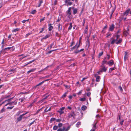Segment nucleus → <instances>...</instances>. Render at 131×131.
Masks as SVG:
<instances>
[{"label":"nucleus","instance_id":"2","mask_svg":"<svg viewBox=\"0 0 131 131\" xmlns=\"http://www.w3.org/2000/svg\"><path fill=\"white\" fill-rule=\"evenodd\" d=\"M71 8L70 7L69 8L68 10H67V15L68 17L69 18H70V16L71 14Z\"/></svg>","mask_w":131,"mask_h":131},{"label":"nucleus","instance_id":"48","mask_svg":"<svg viewBox=\"0 0 131 131\" xmlns=\"http://www.w3.org/2000/svg\"><path fill=\"white\" fill-rule=\"evenodd\" d=\"M45 19V17H44L43 18L41 19L40 20V22H42V21L44 20Z\"/></svg>","mask_w":131,"mask_h":131},{"label":"nucleus","instance_id":"40","mask_svg":"<svg viewBox=\"0 0 131 131\" xmlns=\"http://www.w3.org/2000/svg\"><path fill=\"white\" fill-rule=\"evenodd\" d=\"M77 43L76 44V45H75L74 47H73V48H71V49L73 50V49H75V48H76L77 49Z\"/></svg>","mask_w":131,"mask_h":131},{"label":"nucleus","instance_id":"35","mask_svg":"<svg viewBox=\"0 0 131 131\" xmlns=\"http://www.w3.org/2000/svg\"><path fill=\"white\" fill-rule=\"evenodd\" d=\"M80 41H79V42L78 43V44H77V49L80 46Z\"/></svg>","mask_w":131,"mask_h":131},{"label":"nucleus","instance_id":"14","mask_svg":"<svg viewBox=\"0 0 131 131\" xmlns=\"http://www.w3.org/2000/svg\"><path fill=\"white\" fill-rule=\"evenodd\" d=\"M22 117H23V116H22V115H20L19 117L17 118V120L18 121H20L22 119Z\"/></svg>","mask_w":131,"mask_h":131},{"label":"nucleus","instance_id":"63","mask_svg":"<svg viewBox=\"0 0 131 131\" xmlns=\"http://www.w3.org/2000/svg\"><path fill=\"white\" fill-rule=\"evenodd\" d=\"M87 78H83L81 80V81H83L84 80L86 79Z\"/></svg>","mask_w":131,"mask_h":131},{"label":"nucleus","instance_id":"16","mask_svg":"<svg viewBox=\"0 0 131 131\" xmlns=\"http://www.w3.org/2000/svg\"><path fill=\"white\" fill-rule=\"evenodd\" d=\"M87 108V107L85 105L82 106L81 107L82 110L83 111H84Z\"/></svg>","mask_w":131,"mask_h":131},{"label":"nucleus","instance_id":"55","mask_svg":"<svg viewBox=\"0 0 131 131\" xmlns=\"http://www.w3.org/2000/svg\"><path fill=\"white\" fill-rule=\"evenodd\" d=\"M107 26L106 25H105L104 27L103 30H104L105 29H106L107 28Z\"/></svg>","mask_w":131,"mask_h":131},{"label":"nucleus","instance_id":"6","mask_svg":"<svg viewBox=\"0 0 131 131\" xmlns=\"http://www.w3.org/2000/svg\"><path fill=\"white\" fill-rule=\"evenodd\" d=\"M130 10V9H127L126 11L124 13V15L127 16L128 15V14L129 13V12Z\"/></svg>","mask_w":131,"mask_h":131},{"label":"nucleus","instance_id":"1","mask_svg":"<svg viewBox=\"0 0 131 131\" xmlns=\"http://www.w3.org/2000/svg\"><path fill=\"white\" fill-rule=\"evenodd\" d=\"M120 37V35H117L116 36H114L112 37L111 39L112 40L111 43L112 44H114L115 43L117 44L120 43L122 41L121 38H119Z\"/></svg>","mask_w":131,"mask_h":131},{"label":"nucleus","instance_id":"31","mask_svg":"<svg viewBox=\"0 0 131 131\" xmlns=\"http://www.w3.org/2000/svg\"><path fill=\"white\" fill-rule=\"evenodd\" d=\"M58 112L60 114H63L64 113V112L63 111L60 110V109L58 111Z\"/></svg>","mask_w":131,"mask_h":131},{"label":"nucleus","instance_id":"62","mask_svg":"<svg viewBox=\"0 0 131 131\" xmlns=\"http://www.w3.org/2000/svg\"><path fill=\"white\" fill-rule=\"evenodd\" d=\"M83 26H84L85 23V19H83Z\"/></svg>","mask_w":131,"mask_h":131},{"label":"nucleus","instance_id":"20","mask_svg":"<svg viewBox=\"0 0 131 131\" xmlns=\"http://www.w3.org/2000/svg\"><path fill=\"white\" fill-rule=\"evenodd\" d=\"M9 97H10V96L8 95V96H5V97L1 98L0 99V102H1V101L3 100L5 98H7Z\"/></svg>","mask_w":131,"mask_h":131},{"label":"nucleus","instance_id":"46","mask_svg":"<svg viewBox=\"0 0 131 131\" xmlns=\"http://www.w3.org/2000/svg\"><path fill=\"white\" fill-rule=\"evenodd\" d=\"M91 93L90 92H89L88 93H87V95L88 96H89V97L91 95Z\"/></svg>","mask_w":131,"mask_h":131},{"label":"nucleus","instance_id":"34","mask_svg":"<svg viewBox=\"0 0 131 131\" xmlns=\"http://www.w3.org/2000/svg\"><path fill=\"white\" fill-rule=\"evenodd\" d=\"M124 35L125 36H126L128 34V32L127 31H125L124 32Z\"/></svg>","mask_w":131,"mask_h":131},{"label":"nucleus","instance_id":"5","mask_svg":"<svg viewBox=\"0 0 131 131\" xmlns=\"http://www.w3.org/2000/svg\"><path fill=\"white\" fill-rule=\"evenodd\" d=\"M101 67L102 68L100 71L105 72L106 71L107 68V67H106L104 66H101Z\"/></svg>","mask_w":131,"mask_h":131},{"label":"nucleus","instance_id":"59","mask_svg":"<svg viewBox=\"0 0 131 131\" xmlns=\"http://www.w3.org/2000/svg\"><path fill=\"white\" fill-rule=\"evenodd\" d=\"M65 109V107H62L61 108H60V109L62 111H63Z\"/></svg>","mask_w":131,"mask_h":131},{"label":"nucleus","instance_id":"30","mask_svg":"<svg viewBox=\"0 0 131 131\" xmlns=\"http://www.w3.org/2000/svg\"><path fill=\"white\" fill-rule=\"evenodd\" d=\"M96 128L95 124L93 126V129H92L91 131H94L95 130Z\"/></svg>","mask_w":131,"mask_h":131},{"label":"nucleus","instance_id":"15","mask_svg":"<svg viewBox=\"0 0 131 131\" xmlns=\"http://www.w3.org/2000/svg\"><path fill=\"white\" fill-rule=\"evenodd\" d=\"M65 129V127H63L62 128H60L58 129L57 131H64Z\"/></svg>","mask_w":131,"mask_h":131},{"label":"nucleus","instance_id":"7","mask_svg":"<svg viewBox=\"0 0 131 131\" xmlns=\"http://www.w3.org/2000/svg\"><path fill=\"white\" fill-rule=\"evenodd\" d=\"M125 55L124 57V60L125 61L128 58V55H127V52H125Z\"/></svg>","mask_w":131,"mask_h":131},{"label":"nucleus","instance_id":"44","mask_svg":"<svg viewBox=\"0 0 131 131\" xmlns=\"http://www.w3.org/2000/svg\"><path fill=\"white\" fill-rule=\"evenodd\" d=\"M13 98H10V99H8L6 101H5V102H6V101H11L12 100V99Z\"/></svg>","mask_w":131,"mask_h":131},{"label":"nucleus","instance_id":"39","mask_svg":"<svg viewBox=\"0 0 131 131\" xmlns=\"http://www.w3.org/2000/svg\"><path fill=\"white\" fill-rule=\"evenodd\" d=\"M56 121L57 122H60L62 121V120L60 119H56Z\"/></svg>","mask_w":131,"mask_h":131},{"label":"nucleus","instance_id":"61","mask_svg":"<svg viewBox=\"0 0 131 131\" xmlns=\"http://www.w3.org/2000/svg\"><path fill=\"white\" fill-rule=\"evenodd\" d=\"M82 91H80L78 93V95H80L81 94V93H82Z\"/></svg>","mask_w":131,"mask_h":131},{"label":"nucleus","instance_id":"33","mask_svg":"<svg viewBox=\"0 0 131 131\" xmlns=\"http://www.w3.org/2000/svg\"><path fill=\"white\" fill-rule=\"evenodd\" d=\"M86 100V98L84 97L83 98H81L80 99V100L81 101H85Z\"/></svg>","mask_w":131,"mask_h":131},{"label":"nucleus","instance_id":"22","mask_svg":"<svg viewBox=\"0 0 131 131\" xmlns=\"http://www.w3.org/2000/svg\"><path fill=\"white\" fill-rule=\"evenodd\" d=\"M106 60L105 59H104L102 62V65L101 66H104V64L106 63Z\"/></svg>","mask_w":131,"mask_h":131},{"label":"nucleus","instance_id":"42","mask_svg":"<svg viewBox=\"0 0 131 131\" xmlns=\"http://www.w3.org/2000/svg\"><path fill=\"white\" fill-rule=\"evenodd\" d=\"M25 99V98H22L21 99H19V100H20V101L21 102H22Z\"/></svg>","mask_w":131,"mask_h":131},{"label":"nucleus","instance_id":"13","mask_svg":"<svg viewBox=\"0 0 131 131\" xmlns=\"http://www.w3.org/2000/svg\"><path fill=\"white\" fill-rule=\"evenodd\" d=\"M12 49V50H14L15 48L14 47H8L5 48V49Z\"/></svg>","mask_w":131,"mask_h":131},{"label":"nucleus","instance_id":"3","mask_svg":"<svg viewBox=\"0 0 131 131\" xmlns=\"http://www.w3.org/2000/svg\"><path fill=\"white\" fill-rule=\"evenodd\" d=\"M115 28V25L113 24H112L111 25H110L109 27V30L110 31H113L114 29Z\"/></svg>","mask_w":131,"mask_h":131},{"label":"nucleus","instance_id":"51","mask_svg":"<svg viewBox=\"0 0 131 131\" xmlns=\"http://www.w3.org/2000/svg\"><path fill=\"white\" fill-rule=\"evenodd\" d=\"M44 28H41V30L40 31V33H41L43 30Z\"/></svg>","mask_w":131,"mask_h":131},{"label":"nucleus","instance_id":"38","mask_svg":"<svg viewBox=\"0 0 131 131\" xmlns=\"http://www.w3.org/2000/svg\"><path fill=\"white\" fill-rule=\"evenodd\" d=\"M67 94V92H66L65 93L63 94L62 96V98H64L66 96V94Z\"/></svg>","mask_w":131,"mask_h":131},{"label":"nucleus","instance_id":"17","mask_svg":"<svg viewBox=\"0 0 131 131\" xmlns=\"http://www.w3.org/2000/svg\"><path fill=\"white\" fill-rule=\"evenodd\" d=\"M35 70H36L35 69H31L30 70L28 71L27 72V73L28 74H29L30 73L32 72H33Z\"/></svg>","mask_w":131,"mask_h":131},{"label":"nucleus","instance_id":"57","mask_svg":"<svg viewBox=\"0 0 131 131\" xmlns=\"http://www.w3.org/2000/svg\"><path fill=\"white\" fill-rule=\"evenodd\" d=\"M53 45V43H52V44H51L50 45V49H51V48H52V46Z\"/></svg>","mask_w":131,"mask_h":131},{"label":"nucleus","instance_id":"32","mask_svg":"<svg viewBox=\"0 0 131 131\" xmlns=\"http://www.w3.org/2000/svg\"><path fill=\"white\" fill-rule=\"evenodd\" d=\"M10 103L11 104V105H12V104H14V105H16L17 104V102H10Z\"/></svg>","mask_w":131,"mask_h":131},{"label":"nucleus","instance_id":"19","mask_svg":"<svg viewBox=\"0 0 131 131\" xmlns=\"http://www.w3.org/2000/svg\"><path fill=\"white\" fill-rule=\"evenodd\" d=\"M49 31H51L53 28V27L51 26V24H49Z\"/></svg>","mask_w":131,"mask_h":131},{"label":"nucleus","instance_id":"49","mask_svg":"<svg viewBox=\"0 0 131 131\" xmlns=\"http://www.w3.org/2000/svg\"><path fill=\"white\" fill-rule=\"evenodd\" d=\"M74 42H73V41L72 42H71V45H70V46L71 47L72 46L74 45Z\"/></svg>","mask_w":131,"mask_h":131},{"label":"nucleus","instance_id":"54","mask_svg":"<svg viewBox=\"0 0 131 131\" xmlns=\"http://www.w3.org/2000/svg\"><path fill=\"white\" fill-rule=\"evenodd\" d=\"M79 52H80V51H79V50H77L76 51H75V52H75V53H79Z\"/></svg>","mask_w":131,"mask_h":131},{"label":"nucleus","instance_id":"56","mask_svg":"<svg viewBox=\"0 0 131 131\" xmlns=\"http://www.w3.org/2000/svg\"><path fill=\"white\" fill-rule=\"evenodd\" d=\"M29 19L27 20H24L22 21V22L23 23H25L26 21H28Z\"/></svg>","mask_w":131,"mask_h":131},{"label":"nucleus","instance_id":"47","mask_svg":"<svg viewBox=\"0 0 131 131\" xmlns=\"http://www.w3.org/2000/svg\"><path fill=\"white\" fill-rule=\"evenodd\" d=\"M72 3L71 2H68V3L67 5H70L72 4Z\"/></svg>","mask_w":131,"mask_h":131},{"label":"nucleus","instance_id":"4","mask_svg":"<svg viewBox=\"0 0 131 131\" xmlns=\"http://www.w3.org/2000/svg\"><path fill=\"white\" fill-rule=\"evenodd\" d=\"M75 114L74 113V112H72L68 114V117L69 118H70L71 117H73L75 116Z\"/></svg>","mask_w":131,"mask_h":131},{"label":"nucleus","instance_id":"45","mask_svg":"<svg viewBox=\"0 0 131 131\" xmlns=\"http://www.w3.org/2000/svg\"><path fill=\"white\" fill-rule=\"evenodd\" d=\"M103 52H101V53H100L99 54V57H100L103 54Z\"/></svg>","mask_w":131,"mask_h":131},{"label":"nucleus","instance_id":"43","mask_svg":"<svg viewBox=\"0 0 131 131\" xmlns=\"http://www.w3.org/2000/svg\"><path fill=\"white\" fill-rule=\"evenodd\" d=\"M70 128V126L68 127L67 128H66V129L65 128V129L64 131H68L69 129Z\"/></svg>","mask_w":131,"mask_h":131},{"label":"nucleus","instance_id":"41","mask_svg":"<svg viewBox=\"0 0 131 131\" xmlns=\"http://www.w3.org/2000/svg\"><path fill=\"white\" fill-rule=\"evenodd\" d=\"M36 12V11L35 10H34L32 11L31 13L32 14H34Z\"/></svg>","mask_w":131,"mask_h":131},{"label":"nucleus","instance_id":"8","mask_svg":"<svg viewBox=\"0 0 131 131\" xmlns=\"http://www.w3.org/2000/svg\"><path fill=\"white\" fill-rule=\"evenodd\" d=\"M73 12L74 14H75L77 13V8H73Z\"/></svg>","mask_w":131,"mask_h":131},{"label":"nucleus","instance_id":"26","mask_svg":"<svg viewBox=\"0 0 131 131\" xmlns=\"http://www.w3.org/2000/svg\"><path fill=\"white\" fill-rule=\"evenodd\" d=\"M19 29L18 28H16V29H13L12 30V32H16L17 31H18L19 30Z\"/></svg>","mask_w":131,"mask_h":131},{"label":"nucleus","instance_id":"58","mask_svg":"<svg viewBox=\"0 0 131 131\" xmlns=\"http://www.w3.org/2000/svg\"><path fill=\"white\" fill-rule=\"evenodd\" d=\"M11 105V104L10 103V102H9V103H7V104H6L5 105V106H6L7 105Z\"/></svg>","mask_w":131,"mask_h":131},{"label":"nucleus","instance_id":"53","mask_svg":"<svg viewBox=\"0 0 131 131\" xmlns=\"http://www.w3.org/2000/svg\"><path fill=\"white\" fill-rule=\"evenodd\" d=\"M13 107H14V106H12V107H7V108L10 109H12L13 108Z\"/></svg>","mask_w":131,"mask_h":131},{"label":"nucleus","instance_id":"37","mask_svg":"<svg viewBox=\"0 0 131 131\" xmlns=\"http://www.w3.org/2000/svg\"><path fill=\"white\" fill-rule=\"evenodd\" d=\"M81 124V123L80 122H78L77 124L76 125V126L77 127H79V125H80Z\"/></svg>","mask_w":131,"mask_h":131},{"label":"nucleus","instance_id":"24","mask_svg":"<svg viewBox=\"0 0 131 131\" xmlns=\"http://www.w3.org/2000/svg\"><path fill=\"white\" fill-rule=\"evenodd\" d=\"M56 120V119L55 118H52L50 120V122L51 123H52L53 121H54Z\"/></svg>","mask_w":131,"mask_h":131},{"label":"nucleus","instance_id":"27","mask_svg":"<svg viewBox=\"0 0 131 131\" xmlns=\"http://www.w3.org/2000/svg\"><path fill=\"white\" fill-rule=\"evenodd\" d=\"M50 35H47L45 36L43 38V39H46L47 38L49 37H50Z\"/></svg>","mask_w":131,"mask_h":131},{"label":"nucleus","instance_id":"25","mask_svg":"<svg viewBox=\"0 0 131 131\" xmlns=\"http://www.w3.org/2000/svg\"><path fill=\"white\" fill-rule=\"evenodd\" d=\"M115 69V68L114 67L113 68H110L109 70V72H111L112 70H114Z\"/></svg>","mask_w":131,"mask_h":131},{"label":"nucleus","instance_id":"21","mask_svg":"<svg viewBox=\"0 0 131 131\" xmlns=\"http://www.w3.org/2000/svg\"><path fill=\"white\" fill-rule=\"evenodd\" d=\"M42 2H43L42 0L39 1V3L37 6L38 7H39L40 6L41 4L42 3Z\"/></svg>","mask_w":131,"mask_h":131},{"label":"nucleus","instance_id":"11","mask_svg":"<svg viewBox=\"0 0 131 131\" xmlns=\"http://www.w3.org/2000/svg\"><path fill=\"white\" fill-rule=\"evenodd\" d=\"M51 108L50 107L48 109V107H47L45 110L44 112H47L48 111H49L50 110Z\"/></svg>","mask_w":131,"mask_h":131},{"label":"nucleus","instance_id":"64","mask_svg":"<svg viewBox=\"0 0 131 131\" xmlns=\"http://www.w3.org/2000/svg\"><path fill=\"white\" fill-rule=\"evenodd\" d=\"M30 33H28L26 34V37H27L29 35H30Z\"/></svg>","mask_w":131,"mask_h":131},{"label":"nucleus","instance_id":"18","mask_svg":"<svg viewBox=\"0 0 131 131\" xmlns=\"http://www.w3.org/2000/svg\"><path fill=\"white\" fill-rule=\"evenodd\" d=\"M47 81V80H45V81ZM45 81H42L41 82L39 83L37 85L35 86V88L36 87H37L38 86H39V85H41L42 84H43V83Z\"/></svg>","mask_w":131,"mask_h":131},{"label":"nucleus","instance_id":"60","mask_svg":"<svg viewBox=\"0 0 131 131\" xmlns=\"http://www.w3.org/2000/svg\"><path fill=\"white\" fill-rule=\"evenodd\" d=\"M124 122V120H122V121L120 122V124L121 125H122L123 124V122Z\"/></svg>","mask_w":131,"mask_h":131},{"label":"nucleus","instance_id":"36","mask_svg":"<svg viewBox=\"0 0 131 131\" xmlns=\"http://www.w3.org/2000/svg\"><path fill=\"white\" fill-rule=\"evenodd\" d=\"M62 126V123H59L58 124V126L59 127H61Z\"/></svg>","mask_w":131,"mask_h":131},{"label":"nucleus","instance_id":"23","mask_svg":"<svg viewBox=\"0 0 131 131\" xmlns=\"http://www.w3.org/2000/svg\"><path fill=\"white\" fill-rule=\"evenodd\" d=\"M100 77L99 76H97L96 78V82H98L100 81Z\"/></svg>","mask_w":131,"mask_h":131},{"label":"nucleus","instance_id":"10","mask_svg":"<svg viewBox=\"0 0 131 131\" xmlns=\"http://www.w3.org/2000/svg\"><path fill=\"white\" fill-rule=\"evenodd\" d=\"M58 30L59 31H61L62 30V26L60 24L58 25Z\"/></svg>","mask_w":131,"mask_h":131},{"label":"nucleus","instance_id":"29","mask_svg":"<svg viewBox=\"0 0 131 131\" xmlns=\"http://www.w3.org/2000/svg\"><path fill=\"white\" fill-rule=\"evenodd\" d=\"M69 24H70V26L69 27L68 29L70 30L71 29L72 27V23H70Z\"/></svg>","mask_w":131,"mask_h":131},{"label":"nucleus","instance_id":"50","mask_svg":"<svg viewBox=\"0 0 131 131\" xmlns=\"http://www.w3.org/2000/svg\"><path fill=\"white\" fill-rule=\"evenodd\" d=\"M61 17H59L57 21V22L59 21L61 19Z\"/></svg>","mask_w":131,"mask_h":131},{"label":"nucleus","instance_id":"28","mask_svg":"<svg viewBox=\"0 0 131 131\" xmlns=\"http://www.w3.org/2000/svg\"><path fill=\"white\" fill-rule=\"evenodd\" d=\"M58 127V126L55 125L53 127V129L54 130H56L57 129Z\"/></svg>","mask_w":131,"mask_h":131},{"label":"nucleus","instance_id":"9","mask_svg":"<svg viewBox=\"0 0 131 131\" xmlns=\"http://www.w3.org/2000/svg\"><path fill=\"white\" fill-rule=\"evenodd\" d=\"M107 64L109 65H112L113 64V61L112 60H110L107 62Z\"/></svg>","mask_w":131,"mask_h":131},{"label":"nucleus","instance_id":"12","mask_svg":"<svg viewBox=\"0 0 131 131\" xmlns=\"http://www.w3.org/2000/svg\"><path fill=\"white\" fill-rule=\"evenodd\" d=\"M48 96H46L45 97V98H43V99H42V100H41V101H40L39 102V103H41L43 101H44L46 99H47L48 97Z\"/></svg>","mask_w":131,"mask_h":131},{"label":"nucleus","instance_id":"52","mask_svg":"<svg viewBox=\"0 0 131 131\" xmlns=\"http://www.w3.org/2000/svg\"><path fill=\"white\" fill-rule=\"evenodd\" d=\"M119 88L120 90L121 91H123V89H122V88L121 86H119Z\"/></svg>","mask_w":131,"mask_h":131}]
</instances>
